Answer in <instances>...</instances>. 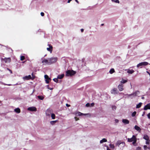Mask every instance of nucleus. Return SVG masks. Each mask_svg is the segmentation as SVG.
<instances>
[{
  "label": "nucleus",
  "mask_w": 150,
  "mask_h": 150,
  "mask_svg": "<svg viewBox=\"0 0 150 150\" xmlns=\"http://www.w3.org/2000/svg\"><path fill=\"white\" fill-rule=\"evenodd\" d=\"M52 111L51 109H48L46 111V114L47 116H50V115L52 114Z\"/></svg>",
  "instance_id": "nucleus-9"
},
{
  "label": "nucleus",
  "mask_w": 150,
  "mask_h": 150,
  "mask_svg": "<svg viewBox=\"0 0 150 150\" xmlns=\"http://www.w3.org/2000/svg\"><path fill=\"white\" fill-rule=\"evenodd\" d=\"M122 122L125 124H128L129 123V121L127 119H123Z\"/></svg>",
  "instance_id": "nucleus-15"
},
{
  "label": "nucleus",
  "mask_w": 150,
  "mask_h": 150,
  "mask_svg": "<svg viewBox=\"0 0 150 150\" xmlns=\"http://www.w3.org/2000/svg\"><path fill=\"white\" fill-rule=\"evenodd\" d=\"M122 142L120 141H118L117 143H116V145L117 146H118V147H120V145Z\"/></svg>",
  "instance_id": "nucleus-25"
},
{
  "label": "nucleus",
  "mask_w": 150,
  "mask_h": 150,
  "mask_svg": "<svg viewBox=\"0 0 150 150\" xmlns=\"http://www.w3.org/2000/svg\"><path fill=\"white\" fill-rule=\"evenodd\" d=\"M28 110L30 111H36L37 110V109L35 107H29L28 108Z\"/></svg>",
  "instance_id": "nucleus-10"
},
{
  "label": "nucleus",
  "mask_w": 150,
  "mask_h": 150,
  "mask_svg": "<svg viewBox=\"0 0 150 150\" xmlns=\"http://www.w3.org/2000/svg\"><path fill=\"white\" fill-rule=\"evenodd\" d=\"M148 64V63L147 62H144L138 64L137 65V67H139L140 66H146Z\"/></svg>",
  "instance_id": "nucleus-4"
},
{
  "label": "nucleus",
  "mask_w": 150,
  "mask_h": 150,
  "mask_svg": "<svg viewBox=\"0 0 150 150\" xmlns=\"http://www.w3.org/2000/svg\"><path fill=\"white\" fill-rule=\"evenodd\" d=\"M123 86L122 84H120L118 86V88L120 91H122L123 90Z\"/></svg>",
  "instance_id": "nucleus-13"
},
{
  "label": "nucleus",
  "mask_w": 150,
  "mask_h": 150,
  "mask_svg": "<svg viewBox=\"0 0 150 150\" xmlns=\"http://www.w3.org/2000/svg\"><path fill=\"white\" fill-rule=\"evenodd\" d=\"M139 93V92L138 91H137L133 93L130 94H126V95L128 96V98L130 97L131 98H132L133 97L137 96Z\"/></svg>",
  "instance_id": "nucleus-2"
},
{
  "label": "nucleus",
  "mask_w": 150,
  "mask_h": 150,
  "mask_svg": "<svg viewBox=\"0 0 150 150\" xmlns=\"http://www.w3.org/2000/svg\"><path fill=\"white\" fill-rule=\"evenodd\" d=\"M48 64L50 65L56 62L57 60V58L56 57H52L48 58Z\"/></svg>",
  "instance_id": "nucleus-1"
},
{
  "label": "nucleus",
  "mask_w": 150,
  "mask_h": 150,
  "mask_svg": "<svg viewBox=\"0 0 150 150\" xmlns=\"http://www.w3.org/2000/svg\"><path fill=\"white\" fill-rule=\"evenodd\" d=\"M1 60L4 61L5 63L10 62L11 61V59L10 58H1Z\"/></svg>",
  "instance_id": "nucleus-8"
},
{
  "label": "nucleus",
  "mask_w": 150,
  "mask_h": 150,
  "mask_svg": "<svg viewBox=\"0 0 150 150\" xmlns=\"http://www.w3.org/2000/svg\"><path fill=\"white\" fill-rule=\"evenodd\" d=\"M64 76V74H62L61 75H59L57 76L58 79H62Z\"/></svg>",
  "instance_id": "nucleus-19"
},
{
  "label": "nucleus",
  "mask_w": 150,
  "mask_h": 150,
  "mask_svg": "<svg viewBox=\"0 0 150 150\" xmlns=\"http://www.w3.org/2000/svg\"><path fill=\"white\" fill-rule=\"evenodd\" d=\"M74 118L75 119V120L76 121H77L78 120H79V118H77L76 117H74Z\"/></svg>",
  "instance_id": "nucleus-47"
},
{
  "label": "nucleus",
  "mask_w": 150,
  "mask_h": 150,
  "mask_svg": "<svg viewBox=\"0 0 150 150\" xmlns=\"http://www.w3.org/2000/svg\"><path fill=\"white\" fill-rule=\"evenodd\" d=\"M112 2L117 3H119L120 2L118 0H111Z\"/></svg>",
  "instance_id": "nucleus-32"
},
{
  "label": "nucleus",
  "mask_w": 150,
  "mask_h": 150,
  "mask_svg": "<svg viewBox=\"0 0 150 150\" xmlns=\"http://www.w3.org/2000/svg\"><path fill=\"white\" fill-rule=\"evenodd\" d=\"M148 109H150V103L146 105L144 108V109L145 110H146Z\"/></svg>",
  "instance_id": "nucleus-14"
},
{
  "label": "nucleus",
  "mask_w": 150,
  "mask_h": 150,
  "mask_svg": "<svg viewBox=\"0 0 150 150\" xmlns=\"http://www.w3.org/2000/svg\"><path fill=\"white\" fill-rule=\"evenodd\" d=\"M137 138L135 135H133L132 137L131 138H128V142H131L134 141L135 140H136Z\"/></svg>",
  "instance_id": "nucleus-6"
},
{
  "label": "nucleus",
  "mask_w": 150,
  "mask_h": 150,
  "mask_svg": "<svg viewBox=\"0 0 150 150\" xmlns=\"http://www.w3.org/2000/svg\"><path fill=\"white\" fill-rule=\"evenodd\" d=\"M1 104V101H0V104Z\"/></svg>",
  "instance_id": "nucleus-59"
},
{
  "label": "nucleus",
  "mask_w": 150,
  "mask_h": 150,
  "mask_svg": "<svg viewBox=\"0 0 150 150\" xmlns=\"http://www.w3.org/2000/svg\"><path fill=\"white\" fill-rule=\"evenodd\" d=\"M76 114H78V115L79 116H81L82 115H84L86 116V115H88V114H83V113H82L80 112H78L76 113Z\"/></svg>",
  "instance_id": "nucleus-20"
},
{
  "label": "nucleus",
  "mask_w": 150,
  "mask_h": 150,
  "mask_svg": "<svg viewBox=\"0 0 150 150\" xmlns=\"http://www.w3.org/2000/svg\"><path fill=\"white\" fill-rule=\"evenodd\" d=\"M125 146V143L124 142H122L119 147L120 149H122Z\"/></svg>",
  "instance_id": "nucleus-18"
},
{
  "label": "nucleus",
  "mask_w": 150,
  "mask_h": 150,
  "mask_svg": "<svg viewBox=\"0 0 150 150\" xmlns=\"http://www.w3.org/2000/svg\"><path fill=\"white\" fill-rule=\"evenodd\" d=\"M51 117L52 118V119H55V115L54 114V113H52L51 114Z\"/></svg>",
  "instance_id": "nucleus-31"
},
{
  "label": "nucleus",
  "mask_w": 150,
  "mask_h": 150,
  "mask_svg": "<svg viewBox=\"0 0 150 150\" xmlns=\"http://www.w3.org/2000/svg\"><path fill=\"white\" fill-rule=\"evenodd\" d=\"M110 148L112 149H113L114 148V146L113 144H110Z\"/></svg>",
  "instance_id": "nucleus-34"
},
{
  "label": "nucleus",
  "mask_w": 150,
  "mask_h": 150,
  "mask_svg": "<svg viewBox=\"0 0 150 150\" xmlns=\"http://www.w3.org/2000/svg\"><path fill=\"white\" fill-rule=\"evenodd\" d=\"M116 107L115 106H112V109L113 110H116Z\"/></svg>",
  "instance_id": "nucleus-37"
},
{
  "label": "nucleus",
  "mask_w": 150,
  "mask_h": 150,
  "mask_svg": "<svg viewBox=\"0 0 150 150\" xmlns=\"http://www.w3.org/2000/svg\"><path fill=\"white\" fill-rule=\"evenodd\" d=\"M145 114V112H143V114L142 115V116H144V114Z\"/></svg>",
  "instance_id": "nucleus-54"
},
{
  "label": "nucleus",
  "mask_w": 150,
  "mask_h": 150,
  "mask_svg": "<svg viewBox=\"0 0 150 150\" xmlns=\"http://www.w3.org/2000/svg\"><path fill=\"white\" fill-rule=\"evenodd\" d=\"M136 114V112H135V111H134V112H133L132 113V117H134V116Z\"/></svg>",
  "instance_id": "nucleus-38"
},
{
  "label": "nucleus",
  "mask_w": 150,
  "mask_h": 150,
  "mask_svg": "<svg viewBox=\"0 0 150 150\" xmlns=\"http://www.w3.org/2000/svg\"><path fill=\"white\" fill-rule=\"evenodd\" d=\"M56 122L57 120L52 121L50 122V123L52 125H53Z\"/></svg>",
  "instance_id": "nucleus-33"
},
{
  "label": "nucleus",
  "mask_w": 150,
  "mask_h": 150,
  "mask_svg": "<svg viewBox=\"0 0 150 150\" xmlns=\"http://www.w3.org/2000/svg\"><path fill=\"white\" fill-rule=\"evenodd\" d=\"M134 128L137 131L139 132H140L141 131V128L137 125H135L134 126Z\"/></svg>",
  "instance_id": "nucleus-17"
},
{
  "label": "nucleus",
  "mask_w": 150,
  "mask_h": 150,
  "mask_svg": "<svg viewBox=\"0 0 150 150\" xmlns=\"http://www.w3.org/2000/svg\"><path fill=\"white\" fill-rule=\"evenodd\" d=\"M44 77L45 79V81L47 83H49L50 81L51 80V79L49 77V76L47 75H45L44 76Z\"/></svg>",
  "instance_id": "nucleus-7"
},
{
  "label": "nucleus",
  "mask_w": 150,
  "mask_h": 150,
  "mask_svg": "<svg viewBox=\"0 0 150 150\" xmlns=\"http://www.w3.org/2000/svg\"><path fill=\"white\" fill-rule=\"evenodd\" d=\"M142 99H144V97H142Z\"/></svg>",
  "instance_id": "nucleus-55"
},
{
  "label": "nucleus",
  "mask_w": 150,
  "mask_h": 150,
  "mask_svg": "<svg viewBox=\"0 0 150 150\" xmlns=\"http://www.w3.org/2000/svg\"><path fill=\"white\" fill-rule=\"evenodd\" d=\"M146 143L147 144H149V140L146 141Z\"/></svg>",
  "instance_id": "nucleus-43"
},
{
  "label": "nucleus",
  "mask_w": 150,
  "mask_h": 150,
  "mask_svg": "<svg viewBox=\"0 0 150 150\" xmlns=\"http://www.w3.org/2000/svg\"><path fill=\"white\" fill-rule=\"evenodd\" d=\"M104 25V24L103 23H102L101 24V25L103 26Z\"/></svg>",
  "instance_id": "nucleus-56"
},
{
  "label": "nucleus",
  "mask_w": 150,
  "mask_h": 150,
  "mask_svg": "<svg viewBox=\"0 0 150 150\" xmlns=\"http://www.w3.org/2000/svg\"><path fill=\"white\" fill-rule=\"evenodd\" d=\"M40 14L42 16H43L44 15V13L43 12H41L40 13Z\"/></svg>",
  "instance_id": "nucleus-44"
},
{
  "label": "nucleus",
  "mask_w": 150,
  "mask_h": 150,
  "mask_svg": "<svg viewBox=\"0 0 150 150\" xmlns=\"http://www.w3.org/2000/svg\"><path fill=\"white\" fill-rule=\"evenodd\" d=\"M72 0H68L67 3H69Z\"/></svg>",
  "instance_id": "nucleus-51"
},
{
  "label": "nucleus",
  "mask_w": 150,
  "mask_h": 150,
  "mask_svg": "<svg viewBox=\"0 0 150 150\" xmlns=\"http://www.w3.org/2000/svg\"><path fill=\"white\" fill-rule=\"evenodd\" d=\"M94 104L93 103H91V106H94Z\"/></svg>",
  "instance_id": "nucleus-49"
},
{
  "label": "nucleus",
  "mask_w": 150,
  "mask_h": 150,
  "mask_svg": "<svg viewBox=\"0 0 150 150\" xmlns=\"http://www.w3.org/2000/svg\"><path fill=\"white\" fill-rule=\"evenodd\" d=\"M0 83H1V84H3V85H8V86H11L12 85L11 84H5V83H3V82H0Z\"/></svg>",
  "instance_id": "nucleus-35"
},
{
  "label": "nucleus",
  "mask_w": 150,
  "mask_h": 150,
  "mask_svg": "<svg viewBox=\"0 0 150 150\" xmlns=\"http://www.w3.org/2000/svg\"><path fill=\"white\" fill-rule=\"evenodd\" d=\"M32 79H34L35 78V76H34L33 75V73L32 74Z\"/></svg>",
  "instance_id": "nucleus-46"
},
{
  "label": "nucleus",
  "mask_w": 150,
  "mask_h": 150,
  "mask_svg": "<svg viewBox=\"0 0 150 150\" xmlns=\"http://www.w3.org/2000/svg\"><path fill=\"white\" fill-rule=\"evenodd\" d=\"M14 111L15 112L17 113H19L20 112L21 110L20 108H17L16 109H15L14 110Z\"/></svg>",
  "instance_id": "nucleus-21"
},
{
  "label": "nucleus",
  "mask_w": 150,
  "mask_h": 150,
  "mask_svg": "<svg viewBox=\"0 0 150 150\" xmlns=\"http://www.w3.org/2000/svg\"><path fill=\"white\" fill-rule=\"evenodd\" d=\"M144 150H147V149L150 150V147H147L146 145H144Z\"/></svg>",
  "instance_id": "nucleus-29"
},
{
  "label": "nucleus",
  "mask_w": 150,
  "mask_h": 150,
  "mask_svg": "<svg viewBox=\"0 0 150 150\" xmlns=\"http://www.w3.org/2000/svg\"><path fill=\"white\" fill-rule=\"evenodd\" d=\"M81 32H83L84 30L83 29H81Z\"/></svg>",
  "instance_id": "nucleus-50"
},
{
  "label": "nucleus",
  "mask_w": 150,
  "mask_h": 150,
  "mask_svg": "<svg viewBox=\"0 0 150 150\" xmlns=\"http://www.w3.org/2000/svg\"><path fill=\"white\" fill-rule=\"evenodd\" d=\"M37 97L38 98V99L41 100H43L44 98L43 96H38Z\"/></svg>",
  "instance_id": "nucleus-30"
},
{
  "label": "nucleus",
  "mask_w": 150,
  "mask_h": 150,
  "mask_svg": "<svg viewBox=\"0 0 150 150\" xmlns=\"http://www.w3.org/2000/svg\"><path fill=\"white\" fill-rule=\"evenodd\" d=\"M147 116L148 118L150 119V112L147 115Z\"/></svg>",
  "instance_id": "nucleus-45"
},
{
  "label": "nucleus",
  "mask_w": 150,
  "mask_h": 150,
  "mask_svg": "<svg viewBox=\"0 0 150 150\" xmlns=\"http://www.w3.org/2000/svg\"><path fill=\"white\" fill-rule=\"evenodd\" d=\"M23 79L24 80H28L32 79V77L30 75H29L28 76H26L23 77Z\"/></svg>",
  "instance_id": "nucleus-12"
},
{
  "label": "nucleus",
  "mask_w": 150,
  "mask_h": 150,
  "mask_svg": "<svg viewBox=\"0 0 150 150\" xmlns=\"http://www.w3.org/2000/svg\"><path fill=\"white\" fill-rule=\"evenodd\" d=\"M111 93L112 94L115 95L118 93L119 91L117 90V89L116 88H114L111 90Z\"/></svg>",
  "instance_id": "nucleus-5"
},
{
  "label": "nucleus",
  "mask_w": 150,
  "mask_h": 150,
  "mask_svg": "<svg viewBox=\"0 0 150 150\" xmlns=\"http://www.w3.org/2000/svg\"><path fill=\"white\" fill-rule=\"evenodd\" d=\"M143 138L146 141L149 140V137L147 135H144V136Z\"/></svg>",
  "instance_id": "nucleus-22"
},
{
  "label": "nucleus",
  "mask_w": 150,
  "mask_h": 150,
  "mask_svg": "<svg viewBox=\"0 0 150 150\" xmlns=\"http://www.w3.org/2000/svg\"><path fill=\"white\" fill-rule=\"evenodd\" d=\"M142 104V103H139L137 105L136 108H140L141 107Z\"/></svg>",
  "instance_id": "nucleus-27"
},
{
  "label": "nucleus",
  "mask_w": 150,
  "mask_h": 150,
  "mask_svg": "<svg viewBox=\"0 0 150 150\" xmlns=\"http://www.w3.org/2000/svg\"><path fill=\"white\" fill-rule=\"evenodd\" d=\"M24 59H25L24 56H21L20 60L21 61H23V60H24Z\"/></svg>",
  "instance_id": "nucleus-36"
},
{
  "label": "nucleus",
  "mask_w": 150,
  "mask_h": 150,
  "mask_svg": "<svg viewBox=\"0 0 150 150\" xmlns=\"http://www.w3.org/2000/svg\"><path fill=\"white\" fill-rule=\"evenodd\" d=\"M53 80L55 82L57 83L58 82V79L57 78H54V79Z\"/></svg>",
  "instance_id": "nucleus-39"
},
{
  "label": "nucleus",
  "mask_w": 150,
  "mask_h": 150,
  "mask_svg": "<svg viewBox=\"0 0 150 150\" xmlns=\"http://www.w3.org/2000/svg\"><path fill=\"white\" fill-rule=\"evenodd\" d=\"M46 55H45L44 57H45V56H46Z\"/></svg>",
  "instance_id": "nucleus-60"
},
{
  "label": "nucleus",
  "mask_w": 150,
  "mask_h": 150,
  "mask_svg": "<svg viewBox=\"0 0 150 150\" xmlns=\"http://www.w3.org/2000/svg\"><path fill=\"white\" fill-rule=\"evenodd\" d=\"M115 72V70L114 69H111L109 71V73L110 74H112L113 73Z\"/></svg>",
  "instance_id": "nucleus-28"
},
{
  "label": "nucleus",
  "mask_w": 150,
  "mask_h": 150,
  "mask_svg": "<svg viewBox=\"0 0 150 150\" xmlns=\"http://www.w3.org/2000/svg\"><path fill=\"white\" fill-rule=\"evenodd\" d=\"M66 106H67V107H69V106H70V105H68V104H66Z\"/></svg>",
  "instance_id": "nucleus-52"
},
{
  "label": "nucleus",
  "mask_w": 150,
  "mask_h": 150,
  "mask_svg": "<svg viewBox=\"0 0 150 150\" xmlns=\"http://www.w3.org/2000/svg\"><path fill=\"white\" fill-rule=\"evenodd\" d=\"M48 45L49 46V47L47 48V51L50 52V53H51L52 51L53 47H52V46L51 45H50L48 44Z\"/></svg>",
  "instance_id": "nucleus-11"
},
{
  "label": "nucleus",
  "mask_w": 150,
  "mask_h": 150,
  "mask_svg": "<svg viewBox=\"0 0 150 150\" xmlns=\"http://www.w3.org/2000/svg\"><path fill=\"white\" fill-rule=\"evenodd\" d=\"M76 71L73 70H68L66 72V76H71L75 74Z\"/></svg>",
  "instance_id": "nucleus-3"
},
{
  "label": "nucleus",
  "mask_w": 150,
  "mask_h": 150,
  "mask_svg": "<svg viewBox=\"0 0 150 150\" xmlns=\"http://www.w3.org/2000/svg\"><path fill=\"white\" fill-rule=\"evenodd\" d=\"M10 71H10V72H11V73H12V71H11L10 70Z\"/></svg>",
  "instance_id": "nucleus-58"
},
{
  "label": "nucleus",
  "mask_w": 150,
  "mask_h": 150,
  "mask_svg": "<svg viewBox=\"0 0 150 150\" xmlns=\"http://www.w3.org/2000/svg\"><path fill=\"white\" fill-rule=\"evenodd\" d=\"M48 59H44L42 62V63H45L46 64H48L49 63Z\"/></svg>",
  "instance_id": "nucleus-16"
},
{
  "label": "nucleus",
  "mask_w": 150,
  "mask_h": 150,
  "mask_svg": "<svg viewBox=\"0 0 150 150\" xmlns=\"http://www.w3.org/2000/svg\"><path fill=\"white\" fill-rule=\"evenodd\" d=\"M127 82V80H125L123 79H122V80L120 81V82L121 83H124Z\"/></svg>",
  "instance_id": "nucleus-26"
},
{
  "label": "nucleus",
  "mask_w": 150,
  "mask_h": 150,
  "mask_svg": "<svg viewBox=\"0 0 150 150\" xmlns=\"http://www.w3.org/2000/svg\"><path fill=\"white\" fill-rule=\"evenodd\" d=\"M136 150H141V147H138L137 148Z\"/></svg>",
  "instance_id": "nucleus-42"
},
{
  "label": "nucleus",
  "mask_w": 150,
  "mask_h": 150,
  "mask_svg": "<svg viewBox=\"0 0 150 150\" xmlns=\"http://www.w3.org/2000/svg\"><path fill=\"white\" fill-rule=\"evenodd\" d=\"M107 140L105 138H103L102 140H100V143L102 144L104 142H107Z\"/></svg>",
  "instance_id": "nucleus-24"
},
{
  "label": "nucleus",
  "mask_w": 150,
  "mask_h": 150,
  "mask_svg": "<svg viewBox=\"0 0 150 150\" xmlns=\"http://www.w3.org/2000/svg\"><path fill=\"white\" fill-rule=\"evenodd\" d=\"M136 142H137V139L134 140V141L133 142L132 144L134 145L135 146V144L136 143Z\"/></svg>",
  "instance_id": "nucleus-40"
},
{
  "label": "nucleus",
  "mask_w": 150,
  "mask_h": 150,
  "mask_svg": "<svg viewBox=\"0 0 150 150\" xmlns=\"http://www.w3.org/2000/svg\"><path fill=\"white\" fill-rule=\"evenodd\" d=\"M75 0V1H76V2H78V1L77 0Z\"/></svg>",
  "instance_id": "nucleus-57"
},
{
  "label": "nucleus",
  "mask_w": 150,
  "mask_h": 150,
  "mask_svg": "<svg viewBox=\"0 0 150 150\" xmlns=\"http://www.w3.org/2000/svg\"><path fill=\"white\" fill-rule=\"evenodd\" d=\"M115 121L117 123L119 122V120L117 119H115Z\"/></svg>",
  "instance_id": "nucleus-48"
},
{
  "label": "nucleus",
  "mask_w": 150,
  "mask_h": 150,
  "mask_svg": "<svg viewBox=\"0 0 150 150\" xmlns=\"http://www.w3.org/2000/svg\"><path fill=\"white\" fill-rule=\"evenodd\" d=\"M134 71L132 69H128L127 71V73L130 74H132V73H134Z\"/></svg>",
  "instance_id": "nucleus-23"
},
{
  "label": "nucleus",
  "mask_w": 150,
  "mask_h": 150,
  "mask_svg": "<svg viewBox=\"0 0 150 150\" xmlns=\"http://www.w3.org/2000/svg\"><path fill=\"white\" fill-rule=\"evenodd\" d=\"M48 88L50 90H52V88H50L48 87Z\"/></svg>",
  "instance_id": "nucleus-53"
},
{
  "label": "nucleus",
  "mask_w": 150,
  "mask_h": 150,
  "mask_svg": "<svg viewBox=\"0 0 150 150\" xmlns=\"http://www.w3.org/2000/svg\"><path fill=\"white\" fill-rule=\"evenodd\" d=\"M86 106L87 107H89L90 106V104L89 103H87L86 105Z\"/></svg>",
  "instance_id": "nucleus-41"
}]
</instances>
